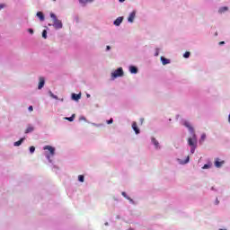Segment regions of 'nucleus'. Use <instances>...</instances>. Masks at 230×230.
I'll return each instance as SVG.
<instances>
[{
  "label": "nucleus",
  "instance_id": "1",
  "mask_svg": "<svg viewBox=\"0 0 230 230\" xmlns=\"http://www.w3.org/2000/svg\"><path fill=\"white\" fill-rule=\"evenodd\" d=\"M50 17L53 20V26L56 30H60L62 28V21L57 19V15L55 13H50Z\"/></svg>",
  "mask_w": 230,
  "mask_h": 230
},
{
  "label": "nucleus",
  "instance_id": "2",
  "mask_svg": "<svg viewBox=\"0 0 230 230\" xmlns=\"http://www.w3.org/2000/svg\"><path fill=\"white\" fill-rule=\"evenodd\" d=\"M119 76H123V68L119 67L111 73V78H118Z\"/></svg>",
  "mask_w": 230,
  "mask_h": 230
},
{
  "label": "nucleus",
  "instance_id": "3",
  "mask_svg": "<svg viewBox=\"0 0 230 230\" xmlns=\"http://www.w3.org/2000/svg\"><path fill=\"white\" fill-rule=\"evenodd\" d=\"M192 134V137H189L188 139V145L190 146H197V136L195 135V133Z\"/></svg>",
  "mask_w": 230,
  "mask_h": 230
},
{
  "label": "nucleus",
  "instance_id": "4",
  "mask_svg": "<svg viewBox=\"0 0 230 230\" xmlns=\"http://www.w3.org/2000/svg\"><path fill=\"white\" fill-rule=\"evenodd\" d=\"M43 150H48L49 152L50 155H55V147L51 146H45L43 147Z\"/></svg>",
  "mask_w": 230,
  "mask_h": 230
},
{
  "label": "nucleus",
  "instance_id": "5",
  "mask_svg": "<svg viewBox=\"0 0 230 230\" xmlns=\"http://www.w3.org/2000/svg\"><path fill=\"white\" fill-rule=\"evenodd\" d=\"M183 125H184V127H186V128L189 129V131L190 132V134H195V129H193V127H191V124H190V122L185 121V122L183 123Z\"/></svg>",
  "mask_w": 230,
  "mask_h": 230
},
{
  "label": "nucleus",
  "instance_id": "6",
  "mask_svg": "<svg viewBox=\"0 0 230 230\" xmlns=\"http://www.w3.org/2000/svg\"><path fill=\"white\" fill-rule=\"evenodd\" d=\"M226 163L225 161H220V158H217L215 161L216 168H222V165Z\"/></svg>",
  "mask_w": 230,
  "mask_h": 230
},
{
  "label": "nucleus",
  "instance_id": "7",
  "mask_svg": "<svg viewBox=\"0 0 230 230\" xmlns=\"http://www.w3.org/2000/svg\"><path fill=\"white\" fill-rule=\"evenodd\" d=\"M134 19H136V11H133V12L129 14V16H128V22H134Z\"/></svg>",
  "mask_w": 230,
  "mask_h": 230
},
{
  "label": "nucleus",
  "instance_id": "8",
  "mask_svg": "<svg viewBox=\"0 0 230 230\" xmlns=\"http://www.w3.org/2000/svg\"><path fill=\"white\" fill-rule=\"evenodd\" d=\"M44 84H46V80L44 79V77H40L38 89H42V87H44Z\"/></svg>",
  "mask_w": 230,
  "mask_h": 230
},
{
  "label": "nucleus",
  "instance_id": "9",
  "mask_svg": "<svg viewBox=\"0 0 230 230\" xmlns=\"http://www.w3.org/2000/svg\"><path fill=\"white\" fill-rule=\"evenodd\" d=\"M121 22H123V17H119V18H117V19L114 21L113 24H114L115 26H119V24H121Z\"/></svg>",
  "mask_w": 230,
  "mask_h": 230
},
{
  "label": "nucleus",
  "instance_id": "10",
  "mask_svg": "<svg viewBox=\"0 0 230 230\" xmlns=\"http://www.w3.org/2000/svg\"><path fill=\"white\" fill-rule=\"evenodd\" d=\"M132 128L135 131L136 134H139V128H137V122H133L132 123Z\"/></svg>",
  "mask_w": 230,
  "mask_h": 230
},
{
  "label": "nucleus",
  "instance_id": "11",
  "mask_svg": "<svg viewBox=\"0 0 230 230\" xmlns=\"http://www.w3.org/2000/svg\"><path fill=\"white\" fill-rule=\"evenodd\" d=\"M161 62L163 66H166V64H170V59L165 58L164 57H161Z\"/></svg>",
  "mask_w": 230,
  "mask_h": 230
},
{
  "label": "nucleus",
  "instance_id": "12",
  "mask_svg": "<svg viewBox=\"0 0 230 230\" xmlns=\"http://www.w3.org/2000/svg\"><path fill=\"white\" fill-rule=\"evenodd\" d=\"M129 71L130 73H132L133 75H136L137 74V67L134 66H129Z\"/></svg>",
  "mask_w": 230,
  "mask_h": 230
},
{
  "label": "nucleus",
  "instance_id": "13",
  "mask_svg": "<svg viewBox=\"0 0 230 230\" xmlns=\"http://www.w3.org/2000/svg\"><path fill=\"white\" fill-rule=\"evenodd\" d=\"M80 98H82L81 94H76V93L72 94V99L75 100V102H78V100H80Z\"/></svg>",
  "mask_w": 230,
  "mask_h": 230
},
{
  "label": "nucleus",
  "instance_id": "14",
  "mask_svg": "<svg viewBox=\"0 0 230 230\" xmlns=\"http://www.w3.org/2000/svg\"><path fill=\"white\" fill-rule=\"evenodd\" d=\"M33 130H35V128L32 126H28L25 134H30V132H33Z\"/></svg>",
  "mask_w": 230,
  "mask_h": 230
},
{
  "label": "nucleus",
  "instance_id": "15",
  "mask_svg": "<svg viewBox=\"0 0 230 230\" xmlns=\"http://www.w3.org/2000/svg\"><path fill=\"white\" fill-rule=\"evenodd\" d=\"M36 15L39 17L40 21H44V13H42V12H38Z\"/></svg>",
  "mask_w": 230,
  "mask_h": 230
},
{
  "label": "nucleus",
  "instance_id": "16",
  "mask_svg": "<svg viewBox=\"0 0 230 230\" xmlns=\"http://www.w3.org/2000/svg\"><path fill=\"white\" fill-rule=\"evenodd\" d=\"M152 143L155 145V148H159V142L155 137L152 138Z\"/></svg>",
  "mask_w": 230,
  "mask_h": 230
},
{
  "label": "nucleus",
  "instance_id": "17",
  "mask_svg": "<svg viewBox=\"0 0 230 230\" xmlns=\"http://www.w3.org/2000/svg\"><path fill=\"white\" fill-rule=\"evenodd\" d=\"M22 141H24V138H21L20 140L14 142V146H21V145H22Z\"/></svg>",
  "mask_w": 230,
  "mask_h": 230
},
{
  "label": "nucleus",
  "instance_id": "18",
  "mask_svg": "<svg viewBox=\"0 0 230 230\" xmlns=\"http://www.w3.org/2000/svg\"><path fill=\"white\" fill-rule=\"evenodd\" d=\"M81 4H87V3H93V0H79Z\"/></svg>",
  "mask_w": 230,
  "mask_h": 230
},
{
  "label": "nucleus",
  "instance_id": "19",
  "mask_svg": "<svg viewBox=\"0 0 230 230\" xmlns=\"http://www.w3.org/2000/svg\"><path fill=\"white\" fill-rule=\"evenodd\" d=\"M75 114H73L71 117H66L65 118V119H66L67 121H75Z\"/></svg>",
  "mask_w": 230,
  "mask_h": 230
},
{
  "label": "nucleus",
  "instance_id": "20",
  "mask_svg": "<svg viewBox=\"0 0 230 230\" xmlns=\"http://www.w3.org/2000/svg\"><path fill=\"white\" fill-rule=\"evenodd\" d=\"M42 37L43 39H48V31L46 30L42 31Z\"/></svg>",
  "mask_w": 230,
  "mask_h": 230
},
{
  "label": "nucleus",
  "instance_id": "21",
  "mask_svg": "<svg viewBox=\"0 0 230 230\" xmlns=\"http://www.w3.org/2000/svg\"><path fill=\"white\" fill-rule=\"evenodd\" d=\"M78 181H79V182H84V175H79L78 176Z\"/></svg>",
  "mask_w": 230,
  "mask_h": 230
},
{
  "label": "nucleus",
  "instance_id": "22",
  "mask_svg": "<svg viewBox=\"0 0 230 230\" xmlns=\"http://www.w3.org/2000/svg\"><path fill=\"white\" fill-rule=\"evenodd\" d=\"M191 148H190V153H192V154H195V150H196V148H197V146H190Z\"/></svg>",
  "mask_w": 230,
  "mask_h": 230
},
{
  "label": "nucleus",
  "instance_id": "23",
  "mask_svg": "<svg viewBox=\"0 0 230 230\" xmlns=\"http://www.w3.org/2000/svg\"><path fill=\"white\" fill-rule=\"evenodd\" d=\"M183 57L184 58H190V52H185Z\"/></svg>",
  "mask_w": 230,
  "mask_h": 230
},
{
  "label": "nucleus",
  "instance_id": "24",
  "mask_svg": "<svg viewBox=\"0 0 230 230\" xmlns=\"http://www.w3.org/2000/svg\"><path fill=\"white\" fill-rule=\"evenodd\" d=\"M30 152H31V154H33V152H35V146H31L30 147Z\"/></svg>",
  "mask_w": 230,
  "mask_h": 230
},
{
  "label": "nucleus",
  "instance_id": "25",
  "mask_svg": "<svg viewBox=\"0 0 230 230\" xmlns=\"http://www.w3.org/2000/svg\"><path fill=\"white\" fill-rule=\"evenodd\" d=\"M208 168H211V165H209V164H205V165L203 166V170H206V169H208Z\"/></svg>",
  "mask_w": 230,
  "mask_h": 230
},
{
  "label": "nucleus",
  "instance_id": "26",
  "mask_svg": "<svg viewBox=\"0 0 230 230\" xmlns=\"http://www.w3.org/2000/svg\"><path fill=\"white\" fill-rule=\"evenodd\" d=\"M108 125H111L114 123V119H111L110 120L107 121Z\"/></svg>",
  "mask_w": 230,
  "mask_h": 230
},
{
  "label": "nucleus",
  "instance_id": "27",
  "mask_svg": "<svg viewBox=\"0 0 230 230\" xmlns=\"http://www.w3.org/2000/svg\"><path fill=\"white\" fill-rule=\"evenodd\" d=\"M206 140V134H202L201 135V141H205Z\"/></svg>",
  "mask_w": 230,
  "mask_h": 230
},
{
  "label": "nucleus",
  "instance_id": "28",
  "mask_svg": "<svg viewBox=\"0 0 230 230\" xmlns=\"http://www.w3.org/2000/svg\"><path fill=\"white\" fill-rule=\"evenodd\" d=\"M29 111H30V112H33V106H29Z\"/></svg>",
  "mask_w": 230,
  "mask_h": 230
},
{
  "label": "nucleus",
  "instance_id": "29",
  "mask_svg": "<svg viewBox=\"0 0 230 230\" xmlns=\"http://www.w3.org/2000/svg\"><path fill=\"white\" fill-rule=\"evenodd\" d=\"M122 197H125V199H128V197H127V192H122Z\"/></svg>",
  "mask_w": 230,
  "mask_h": 230
},
{
  "label": "nucleus",
  "instance_id": "30",
  "mask_svg": "<svg viewBox=\"0 0 230 230\" xmlns=\"http://www.w3.org/2000/svg\"><path fill=\"white\" fill-rule=\"evenodd\" d=\"M28 31H29V33H31V35H33V30H32V29H29Z\"/></svg>",
  "mask_w": 230,
  "mask_h": 230
},
{
  "label": "nucleus",
  "instance_id": "31",
  "mask_svg": "<svg viewBox=\"0 0 230 230\" xmlns=\"http://www.w3.org/2000/svg\"><path fill=\"white\" fill-rule=\"evenodd\" d=\"M4 8V4H0V10H3Z\"/></svg>",
  "mask_w": 230,
  "mask_h": 230
},
{
  "label": "nucleus",
  "instance_id": "32",
  "mask_svg": "<svg viewBox=\"0 0 230 230\" xmlns=\"http://www.w3.org/2000/svg\"><path fill=\"white\" fill-rule=\"evenodd\" d=\"M189 161H190V156H187L185 163H189Z\"/></svg>",
  "mask_w": 230,
  "mask_h": 230
},
{
  "label": "nucleus",
  "instance_id": "33",
  "mask_svg": "<svg viewBox=\"0 0 230 230\" xmlns=\"http://www.w3.org/2000/svg\"><path fill=\"white\" fill-rule=\"evenodd\" d=\"M219 44H220V46H222V44H226V42L225 41H220Z\"/></svg>",
  "mask_w": 230,
  "mask_h": 230
},
{
  "label": "nucleus",
  "instance_id": "34",
  "mask_svg": "<svg viewBox=\"0 0 230 230\" xmlns=\"http://www.w3.org/2000/svg\"><path fill=\"white\" fill-rule=\"evenodd\" d=\"M106 49H107V51H109V49H111V46H107Z\"/></svg>",
  "mask_w": 230,
  "mask_h": 230
},
{
  "label": "nucleus",
  "instance_id": "35",
  "mask_svg": "<svg viewBox=\"0 0 230 230\" xmlns=\"http://www.w3.org/2000/svg\"><path fill=\"white\" fill-rule=\"evenodd\" d=\"M119 3H125V0H119Z\"/></svg>",
  "mask_w": 230,
  "mask_h": 230
},
{
  "label": "nucleus",
  "instance_id": "36",
  "mask_svg": "<svg viewBox=\"0 0 230 230\" xmlns=\"http://www.w3.org/2000/svg\"><path fill=\"white\" fill-rule=\"evenodd\" d=\"M158 56H159V53H158V52H156V53H155V57H158Z\"/></svg>",
  "mask_w": 230,
  "mask_h": 230
},
{
  "label": "nucleus",
  "instance_id": "37",
  "mask_svg": "<svg viewBox=\"0 0 230 230\" xmlns=\"http://www.w3.org/2000/svg\"><path fill=\"white\" fill-rule=\"evenodd\" d=\"M223 10H224V11L227 10V7H224Z\"/></svg>",
  "mask_w": 230,
  "mask_h": 230
},
{
  "label": "nucleus",
  "instance_id": "38",
  "mask_svg": "<svg viewBox=\"0 0 230 230\" xmlns=\"http://www.w3.org/2000/svg\"><path fill=\"white\" fill-rule=\"evenodd\" d=\"M47 155V159H49V155Z\"/></svg>",
  "mask_w": 230,
  "mask_h": 230
},
{
  "label": "nucleus",
  "instance_id": "39",
  "mask_svg": "<svg viewBox=\"0 0 230 230\" xmlns=\"http://www.w3.org/2000/svg\"><path fill=\"white\" fill-rule=\"evenodd\" d=\"M91 95L87 94V97L89 98Z\"/></svg>",
  "mask_w": 230,
  "mask_h": 230
},
{
  "label": "nucleus",
  "instance_id": "40",
  "mask_svg": "<svg viewBox=\"0 0 230 230\" xmlns=\"http://www.w3.org/2000/svg\"><path fill=\"white\" fill-rule=\"evenodd\" d=\"M141 123H143V119H141Z\"/></svg>",
  "mask_w": 230,
  "mask_h": 230
},
{
  "label": "nucleus",
  "instance_id": "41",
  "mask_svg": "<svg viewBox=\"0 0 230 230\" xmlns=\"http://www.w3.org/2000/svg\"><path fill=\"white\" fill-rule=\"evenodd\" d=\"M219 230H226V229H219Z\"/></svg>",
  "mask_w": 230,
  "mask_h": 230
},
{
  "label": "nucleus",
  "instance_id": "42",
  "mask_svg": "<svg viewBox=\"0 0 230 230\" xmlns=\"http://www.w3.org/2000/svg\"><path fill=\"white\" fill-rule=\"evenodd\" d=\"M53 1H57V0H53Z\"/></svg>",
  "mask_w": 230,
  "mask_h": 230
}]
</instances>
